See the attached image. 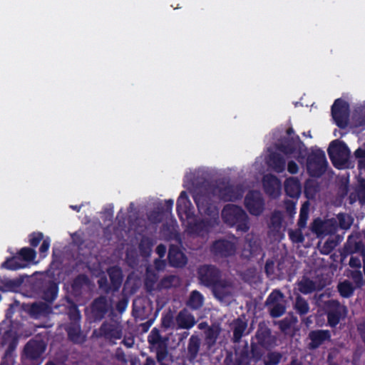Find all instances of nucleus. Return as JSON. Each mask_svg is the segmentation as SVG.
<instances>
[{
  "instance_id": "4d7b16f0",
  "label": "nucleus",
  "mask_w": 365,
  "mask_h": 365,
  "mask_svg": "<svg viewBox=\"0 0 365 365\" xmlns=\"http://www.w3.org/2000/svg\"><path fill=\"white\" fill-rule=\"evenodd\" d=\"M43 240V235L42 232H33L29 235L30 245L33 247H37Z\"/></svg>"
},
{
  "instance_id": "79ce46f5",
  "label": "nucleus",
  "mask_w": 365,
  "mask_h": 365,
  "mask_svg": "<svg viewBox=\"0 0 365 365\" xmlns=\"http://www.w3.org/2000/svg\"><path fill=\"white\" fill-rule=\"evenodd\" d=\"M339 294L344 298H349L353 295L354 287L349 280L339 282L337 286Z\"/></svg>"
},
{
  "instance_id": "49530a36",
  "label": "nucleus",
  "mask_w": 365,
  "mask_h": 365,
  "mask_svg": "<svg viewBox=\"0 0 365 365\" xmlns=\"http://www.w3.org/2000/svg\"><path fill=\"white\" fill-rule=\"evenodd\" d=\"M282 354L277 351L268 352L264 359V365H278L281 361Z\"/></svg>"
},
{
  "instance_id": "6e6d98bb",
  "label": "nucleus",
  "mask_w": 365,
  "mask_h": 365,
  "mask_svg": "<svg viewBox=\"0 0 365 365\" xmlns=\"http://www.w3.org/2000/svg\"><path fill=\"white\" fill-rule=\"evenodd\" d=\"M68 318L70 320L69 323L80 324L81 322V313L76 306L71 307L68 312Z\"/></svg>"
},
{
  "instance_id": "a19ab883",
  "label": "nucleus",
  "mask_w": 365,
  "mask_h": 365,
  "mask_svg": "<svg viewBox=\"0 0 365 365\" xmlns=\"http://www.w3.org/2000/svg\"><path fill=\"white\" fill-rule=\"evenodd\" d=\"M178 277L175 275L170 274L165 276L157 284V289L158 290L170 289L176 286V284L178 283Z\"/></svg>"
},
{
  "instance_id": "a18cd8bd",
  "label": "nucleus",
  "mask_w": 365,
  "mask_h": 365,
  "mask_svg": "<svg viewBox=\"0 0 365 365\" xmlns=\"http://www.w3.org/2000/svg\"><path fill=\"white\" fill-rule=\"evenodd\" d=\"M339 241L334 239L332 237H329L323 244L320 249V252L323 255L330 254L334 248L337 246Z\"/></svg>"
},
{
  "instance_id": "5fc2aeb1",
  "label": "nucleus",
  "mask_w": 365,
  "mask_h": 365,
  "mask_svg": "<svg viewBox=\"0 0 365 365\" xmlns=\"http://www.w3.org/2000/svg\"><path fill=\"white\" fill-rule=\"evenodd\" d=\"M98 284L99 289L103 291L106 294L113 292V287L111 284L108 283V279L106 276L100 277L98 280Z\"/></svg>"
},
{
  "instance_id": "e2e57ef3",
  "label": "nucleus",
  "mask_w": 365,
  "mask_h": 365,
  "mask_svg": "<svg viewBox=\"0 0 365 365\" xmlns=\"http://www.w3.org/2000/svg\"><path fill=\"white\" fill-rule=\"evenodd\" d=\"M270 221L272 227L274 228H279L282 225V219L279 213L274 212L272 215Z\"/></svg>"
},
{
  "instance_id": "680f3d73",
  "label": "nucleus",
  "mask_w": 365,
  "mask_h": 365,
  "mask_svg": "<svg viewBox=\"0 0 365 365\" xmlns=\"http://www.w3.org/2000/svg\"><path fill=\"white\" fill-rule=\"evenodd\" d=\"M308 217V211L302 207L300 210L299 217L297 222V225L299 228H304L306 227Z\"/></svg>"
},
{
  "instance_id": "473e14b6",
  "label": "nucleus",
  "mask_w": 365,
  "mask_h": 365,
  "mask_svg": "<svg viewBox=\"0 0 365 365\" xmlns=\"http://www.w3.org/2000/svg\"><path fill=\"white\" fill-rule=\"evenodd\" d=\"M262 247L256 240H250L244 246L242 255L247 259H251L260 255Z\"/></svg>"
},
{
  "instance_id": "a878e982",
  "label": "nucleus",
  "mask_w": 365,
  "mask_h": 365,
  "mask_svg": "<svg viewBox=\"0 0 365 365\" xmlns=\"http://www.w3.org/2000/svg\"><path fill=\"white\" fill-rule=\"evenodd\" d=\"M175 321L178 329H190L196 324L195 317L192 314L187 313L185 309L178 312Z\"/></svg>"
},
{
  "instance_id": "0e129e2a",
  "label": "nucleus",
  "mask_w": 365,
  "mask_h": 365,
  "mask_svg": "<svg viewBox=\"0 0 365 365\" xmlns=\"http://www.w3.org/2000/svg\"><path fill=\"white\" fill-rule=\"evenodd\" d=\"M217 335V331H215L212 328L209 327L206 332V339L208 342H211L213 344L216 341Z\"/></svg>"
},
{
  "instance_id": "8fccbe9b",
  "label": "nucleus",
  "mask_w": 365,
  "mask_h": 365,
  "mask_svg": "<svg viewBox=\"0 0 365 365\" xmlns=\"http://www.w3.org/2000/svg\"><path fill=\"white\" fill-rule=\"evenodd\" d=\"M153 246V241L149 237H143L139 243V250L143 255H149Z\"/></svg>"
},
{
  "instance_id": "bf43d9fd",
  "label": "nucleus",
  "mask_w": 365,
  "mask_h": 365,
  "mask_svg": "<svg viewBox=\"0 0 365 365\" xmlns=\"http://www.w3.org/2000/svg\"><path fill=\"white\" fill-rule=\"evenodd\" d=\"M250 353L252 357V361L256 362L259 360L262 357V351L261 349L258 347V346L252 342L250 345Z\"/></svg>"
},
{
  "instance_id": "9d476101",
  "label": "nucleus",
  "mask_w": 365,
  "mask_h": 365,
  "mask_svg": "<svg viewBox=\"0 0 365 365\" xmlns=\"http://www.w3.org/2000/svg\"><path fill=\"white\" fill-rule=\"evenodd\" d=\"M284 294L280 290H273L267 297L265 305L269 311V314L273 318H278L282 316L286 312V307L281 301Z\"/></svg>"
},
{
  "instance_id": "393cba45",
  "label": "nucleus",
  "mask_w": 365,
  "mask_h": 365,
  "mask_svg": "<svg viewBox=\"0 0 365 365\" xmlns=\"http://www.w3.org/2000/svg\"><path fill=\"white\" fill-rule=\"evenodd\" d=\"M68 339L74 344H82L85 337L82 334L81 324L68 323L64 327Z\"/></svg>"
},
{
  "instance_id": "f03ea898",
  "label": "nucleus",
  "mask_w": 365,
  "mask_h": 365,
  "mask_svg": "<svg viewBox=\"0 0 365 365\" xmlns=\"http://www.w3.org/2000/svg\"><path fill=\"white\" fill-rule=\"evenodd\" d=\"M193 200L199 212L207 217L189 223L188 229L190 233L203 237L219 225V209L210 193L197 192L193 195Z\"/></svg>"
},
{
  "instance_id": "c756f323",
  "label": "nucleus",
  "mask_w": 365,
  "mask_h": 365,
  "mask_svg": "<svg viewBox=\"0 0 365 365\" xmlns=\"http://www.w3.org/2000/svg\"><path fill=\"white\" fill-rule=\"evenodd\" d=\"M200 339L197 335H192L188 341L187 348V358L189 361H194L200 351Z\"/></svg>"
},
{
  "instance_id": "a211bd4d",
  "label": "nucleus",
  "mask_w": 365,
  "mask_h": 365,
  "mask_svg": "<svg viewBox=\"0 0 365 365\" xmlns=\"http://www.w3.org/2000/svg\"><path fill=\"white\" fill-rule=\"evenodd\" d=\"M168 259L169 264L175 268H182L187 262V258L180 248L175 245H170L168 250Z\"/></svg>"
},
{
  "instance_id": "2eb2a0df",
  "label": "nucleus",
  "mask_w": 365,
  "mask_h": 365,
  "mask_svg": "<svg viewBox=\"0 0 365 365\" xmlns=\"http://www.w3.org/2000/svg\"><path fill=\"white\" fill-rule=\"evenodd\" d=\"M236 250L235 244L225 239L215 240L211 247L213 255L222 258H227L235 255Z\"/></svg>"
},
{
  "instance_id": "37998d69",
  "label": "nucleus",
  "mask_w": 365,
  "mask_h": 365,
  "mask_svg": "<svg viewBox=\"0 0 365 365\" xmlns=\"http://www.w3.org/2000/svg\"><path fill=\"white\" fill-rule=\"evenodd\" d=\"M319 191L318 184L312 180H307L304 183V195L307 199L312 200L315 197Z\"/></svg>"
},
{
  "instance_id": "ddd939ff",
  "label": "nucleus",
  "mask_w": 365,
  "mask_h": 365,
  "mask_svg": "<svg viewBox=\"0 0 365 365\" xmlns=\"http://www.w3.org/2000/svg\"><path fill=\"white\" fill-rule=\"evenodd\" d=\"M264 200L259 192L251 190L245 197V206L248 212L255 216L259 215L264 210Z\"/></svg>"
},
{
  "instance_id": "aec40b11",
  "label": "nucleus",
  "mask_w": 365,
  "mask_h": 365,
  "mask_svg": "<svg viewBox=\"0 0 365 365\" xmlns=\"http://www.w3.org/2000/svg\"><path fill=\"white\" fill-rule=\"evenodd\" d=\"M331 337V332L327 329H317L310 331L308 334V338L310 340V342L309 343V348L310 349H317L325 341H330Z\"/></svg>"
},
{
  "instance_id": "69168bd1",
  "label": "nucleus",
  "mask_w": 365,
  "mask_h": 365,
  "mask_svg": "<svg viewBox=\"0 0 365 365\" xmlns=\"http://www.w3.org/2000/svg\"><path fill=\"white\" fill-rule=\"evenodd\" d=\"M128 304V299L123 297L116 303L115 309L119 313H123L126 309Z\"/></svg>"
},
{
  "instance_id": "f3484780",
  "label": "nucleus",
  "mask_w": 365,
  "mask_h": 365,
  "mask_svg": "<svg viewBox=\"0 0 365 365\" xmlns=\"http://www.w3.org/2000/svg\"><path fill=\"white\" fill-rule=\"evenodd\" d=\"M212 294L215 298L222 301L232 295V282L222 277L211 287Z\"/></svg>"
},
{
  "instance_id": "1a4fd4ad",
  "label": "nucleus",
  "mask_w": 365,
  "mask_h": 365,
  "mask_svg": "<svg viewBox=\"0 0 365 365\" xmlns=\"http://www.w3.org/2000/svg\"><path fill=\"white\" fill-rule=\"evenodd\" d=\"M331 116L336 125L340 128H345L348 125L349 118V105L341 98L334 101L331 108Z\"/></svg>"
},
{
  "instance_id": "f8f14e48",
  "label": "nucleus",
  "mask_w": 365,
  "mask_h": 365,
  "mask_svg": "<svg viewBox=\"0 0 365 365\" xmlns=\"http://www.w3.org/2000/svg\"><path fill=\"white\" fill-rule=\"evenodd\" d=\"M197 274L200 283L209 288L222 277L221 271L212 264L201 265L197 269Z\"/></svg>"
},
{
  "instance_id": "72a5a7b5",
  "label": "nucleus",
  "mask_w": 365,
  "mask_h": 365,
  "mask_svg": "<svg viewBox=\"0 0 365 365\" xmlns=\"http://www.w3.org/2000/svg\"><path fill=\"white\" fill-rule=\"evenodd\" d=\"M52 312L51 307L43 302L34 303L29 310V314L34 318L46 316Z\"/></svg>"
},
{
  "instance_id": "0eeeda50",
  "label": "nucleus",
  "mask_w": 365,
  "mask_h": 365,
  "mask_svg": "<svg viewBox=\"0 0 365 365\" xmlns=\"http://www.w3.org/2000/svg\"><path fill=\"white\" fill-rule=\"evenodd\" d=\"M148 342L151 352L155 353L156 360L160 361L164 357H168V342L167 336H163L160 331L154 327L148 336Z\"/></svg>"
},
{
  "instance_id": "412c9836",
  "label": "nucleus",
  "mask_w": 365,
  "mask_h": 365,
  "mask_svg": "<svg viewBox=\"0 0 365 365\" xmlns=\"http://www.w3.org/2000/svg\"><path fill=\"white\" fill-rule=\"evenodd\" d=\"M109 309L106 297L100 296L96 298L91 304L92 315L96 321L103 319Z\"/></svg>"
},
{
  "instance_id": "4c0bfd02",
  "label": "nucleus",
  "mask_w": 365,
  "mask_h": 365,
  "mask_svg": "<svg viewBox=\"0 0 365 365\" xmlns=\"http://www.w3.org/2000/svg\"><path fill=\"white\" fill-rule=\"evenodd\" d=\"M298 289L304 294H311L316 290V283L309 277L304 276L298 282Z\"/></svg>"
},
{
  "instance_id": "f257e3e1",
  "label": "nucleus",
  "mask_w": 365,
  "mask_h": 365,
  "mask_svg": "<svg viewBox=\"0 0 365 365\" xmlns=\"http://www.w3.org/2000/svg\"><path fill=\"white\" fill-rule=\"evenodd\" d=\"M6 319L9 320L10 327L2 336V344L8 345L0 365H14L15 351L19 337L23 334V304L14 301L6 311Z\"/></svg>"
},
{
  "instance_id": "f704fd0d",
  "label": "nucleus",
  "mask_w": 365,
  "mask_h": 365,
  "mask_svg": "<svg viewBox=\"0 0 365 365\" xmlns=\"http://www.w3.org/2000/svg\"><path fill=\"white\" fill-rule=\"evenodd\" d=\"M19 257L8 258L1 264V267L10 270H16L23 267V248L18 252Z\"/></svg>"
},
{
  "instance_id": "13d9d810",
  "label": "nucleus",
  "mask_w": 365,
  "mask_h": 365,
  "mask_svg": "<svg viewBox=\"0 0 365 365\" xmlns=\"http://www.w3.org/2000/svg\"><path fill=\"white\" fill-rule=\"evenodd\" d=\"M174 324V318L171 313H168L163 316L161 318V326L165 329H168Z\"/></svg>"
},
{
  "instance_id": "3c124183",
  "label": "nucleus",
  "mask_w": 365,
  "mask_h": 365,
  "mask_svg": "<svg viewBox=\"0 0 365 365\" xmlns=\"http://www.w3.org/2000/svg\"><path fill=\"white\" fill-rule=\"evenodd\" d=\"M158 281V275L155 273L148 274L145 279V287L151 292L155 289V285Z\"/></svg>"
},
{
  "instance_id": "ea45409f",
  "label": "nucleus",
  "mask_w": 365,
  "mask_h": 365,
  "mask_svg": "<svg viewBox=\"0 0 365 365\" xmlns=\"http://www.w3.org/2000/svg\"><path fill=\"white\" fill-rule=\"evenodd\" d=\"M294 309L299 315L304 316L309 312V305L304 297L297 295L294 304Z\"/></svg>"
},
{
  "instance_id": "423d86ee",
  "label": "nucleus",
  "mask_w": 365,
  "mask_h": 365,
  "mask_svg": "<svg viewBox=\"0 0 365 365\" xmlns=\"http://www.w3.org/2000/svg\"><path fill=\"white\" fill-rule=\"evenodd\" d=\"M327 153L335 168L341 169L346 166L349 162L350 150L344 141L339 140L331 141L327 149Z\"/></svg>"
},
{
  "instance_id": "864d4df0",
  "label": "nucleus",
  "mask_w": 365,
  "mask_h": 365,
  "mask_svg": "<svg viewBox=\"0 0 365 365\" xmlns=\"http://www.w3.org/2000/svg\"><path fill=\"white\" fill-rule=\"evenodd\" d=\"M354 155L357 159L358 168L359 170L365 168V149L357 148L354 152Z\"/></svg>"
},
{
  "instance_id": "9b49d317",
  "label": "nucleus",
  "mask_w": 365,
  "mask_h": 365,
  "mask_svg": "<svg viewBox=\"0 0 365 365\" xmlns=\"http://www.w3.org/2000/svg\"><path fill=\"white\" fill-rule=\"evenodd\" d=\"M217 190L219 198L224 202H235L240 200L243 197L244 190L240 185H233L227 184L223 187L217 186L215 190L210 193L212 197L215 195V191Z\"/></svg>"
},
{
  "instance_id": "de8ad7c7",
  "label": "nucleus",
  "mask_w": 365,
  "mask_h": 365,
  "mask_svg": "<svg viewBox=\"0 0 365 365\" xmlns=\"http://www.w3.org/2000/svg\"><path fill=\"white\" fill-rule=\"evenodd\" d=\"M36 257V251L30 247H24V268L29 267L31 263L36 264L38 262L34 261Z\"/></svg>"
},
{
  "instance_id": "5701e85b",
  "label": "nucleus",
  "mask_w": 365,
  "mask_h": 365,
  "mask_svg": "<svg viewBox=\"0 0 365 365\" xmlns=\"http://www.w3.org/2000/svg\"><path fill=\"white\" fill-rule=\"evenodd\" d=\"M257 342L262 347L269 349L275 344V337L272 335L271 330L267 327H259L256 332Z\"/></svg>"
},
{
  "instance_id": "052dcab7",
  "label": "nucleus",
  "mask_w": 365,
  "mask_h": 365,
  "mask_svg": "<svg viewBox=\"0 0 365 365\" xmlns=\"http://www.w3.org/2000/svg\"><path fill=\"white\" fill-rule=\"evenodd\" d=\"M51 240L48 237L43 240V242L39 247V254L41 257L44 258L48 254Z\"/></svg>"
},
{
  "instance_id": "c9c22d12",
  "label": "nucleus",
  "mask_w": 365,
  "mask_h": 365,
  "mask_svg": "<svg viewBox=\"0 0 365 365\" xmlns=\"http://www.w3.org/2000/svg\"><path fill=\"white\" fill-rule=\"evenodd\" d=\"M247 327L246 321L238 317L233 322V337L232 340L235 343L240 341Z\"/></svg>"
},
{
  "instance_id": "39448f33",
  "label": "nucleus",
  "mask_w": 365,
  "mask_h": 365,
  "mask_svg": "<svg viewBox=\"0 0 365 365\" xmlns=\"http://www.w3.org/2000/svg\"><path fill=\"white\" fill-rule=\"evenodd\" d=\"M329 163L323 150L318 149L309 153L307 158V171L310 177L319 178L327 171Z\"/></svg>"
},
{
  "instance_id": "e433bc0d",
  "label": "nucleus",
  "mask_w": 365,
  "mask_h": 365,
  "mask_svg": "<svg viewBox=\"0 0 365 365\" xmlns=\"http://www.w3.org/2000/svg\"><path fill=\"white\" fill-rule=\"evenodd\" d=\"M23 283V275H19L16 279H6L0 281V290L3 292L16 291Z\"/></svg>"
},
{
  "instance_id": "774afa93",
  "label": "nucleus",
  "mask_w": 365,
  "mask_h": 365,
  "mask_svg": "<svg viewBox=\"0 0 365 365\" xmlns=\"http://www.w3.org/2000/svg\"><path fill=\"white\" fill-rule=\"evenodd\" d=\"M115 357L118 361H119L122 363H124V364L127 363V359H126L125 354L121 348H118L116 349L115 354Z\"/></svg>"
},
{
  "instance_id": "338daca9",
  "label": "nucleus",
  "mask_w": 365,
  "mask_h": 365,
  "mask_svg": "<svg viewBox=\"0 0 365 365\" xmlns=\"http://www.w3.org/2000/svg\"><path fill=\"white\" fill-rule=\"evenodd\" d=\"M357 331L364 343H365V320L356 324Z\"/></svg>"
},
{
  "instance_id": "2f4dec72",
  "label": "nucleus",
  "mask_w": 365,
  "mask_h": 365,
  "mask_svg": "<svg viewBox=\"0 0 365 365\" xmlns=\"http://www.w3.org/2000/svg\"><path fill=\"white\" fill-rule=\"evenodd\" d=\"M203 304L204 297L197 290L192 291L185 302L186 306L193 311L200 309L202 307Z\"/></svg>"
},
{
  "instance_id": "7c9ffc66",
  "label": "nucleus",
  "mask_w": 365,
  "mask_h": 365,
  "mask_svg": "<svg viewBox=\"0 0 365 365\" xmlns=\"http://www.w3.org/2000/svg\"><path fill=\"white\" fill-rule=\"evenodd\" d=\"M268 165L274 172L281 173L285 170L286 161L280 154L272 153L269 156Z\"/></svg>"
},
{
  "instance_id": "4468645a",
  "label": "nucleus",
  "mask_w": 365,
  "mask_h": 365,
  "mask_svg": "<svg viewBox=\"0 0 365 365\" xmlns=\"http://www.w3.org/2000/svg\"><path fill=\"white\" fill-rule=\"evenodd\" d=\"M311 230L317 237L331 235L336 232L338 225L334 219L324 221L318 217L312 223Z\"/></svg>"
},
{
  "instance_id": "cd10ccee",
  "label": "nucleus",
  "mask_w": 365,
  "mask_h": 365,
  "mask_svg": "<svg viewBox=\"0 0 365 365\" xmlns=\"http://www.w3.org/2000/svg\"><path fill=\"white\" fill-rule=\"evenodd\" d=\"M302 186L297 178L290 177L284 181V191L290 197H298L300 195Z\"/></svg>"
},
{
  "instance_id": "6e6552de",
  "label": "nucleus",
  "mask_w": 365,
  "mask_h": 365,
  "mask_svg": "<svg viewBox=\"0 0 365 365\" xmlns=\"http://www.w3.org/2000/svg\"><path fill=\"white\" fill-rule=\"evenodd\" d=\"M46 349L42 340L31 339L24 346V365H39V359Z\"/></svg>"
},
{
  "instance_id": "b1692460",
  "label": "nucleus",
  "mask_w": 365,
  "mask_h": 365,
  "mask_svg": "<svg viewBox=\"0 0 365 365\" xmlns=\"http://www.w3.org/2000/svg\"><path fill=\"white\" fill-rule=\"evenodd\" d=\"M107 274L113 287V292H118L123 279L122 269L118 265L111 266L107 269Z\"/></svg>"
},
{
  "instance_id": "09e8293b",
  "label": "nucleus",
  "mask_w": 365,
  "mask_h": 365,
  "mask_svg": "<svg viewBox=\"0 0 365 365\" xmlns=\"http://www.w3.org/2000/svg\"><path fill=\"white\" fill-rule=\"evenodd\" d=\"M237 361L240 364H248L252 361V357L250 353V350L247 345L242 348L238 356Z\"/></svg>"
},
{
  "instance_id": "58836bf2",
  "label": "nucleus",
  "mask_w": 365,
  "mask_h": 365,
  "mask_svg": "<svg viewBox=\"0 0 365 365\" xmlns=\"http://www.w3.org/2000/svg\"><path fill=\"white\" fill-rule=\"evenodd\" d=\"M58 292V284L55 282H51L43 291L42 297L46 302L51 304L56 299Z\"/></svg>"
},
{
  "instance_id": "7ed1b4c3",
  "label": "nucleus",
  "mask_w": 365,
  "mask_h": 365,
  "mask_svg": "<svg viewBox=\"0 0 365 365\" xmlns=\"http://www.w3.org/2000/svg\"><path fill=\"white\" fill-rule=\"evenodd\" d=\"M221 216L226 225L230 227H235L237 231L246 232L250 230L248 215L238 205H225L222 210Z\"/></svg>"
},
{
  "instance_id": "4be33fe9",
  "label": "nucleus",
  "mask_w": 365,
  "mask_h": 365,
  "mask_svg": "<svg viewBox=\"0 0 365 365\" xmlns=\"http://www.w3.org/2000/svg\"><path fill=\"white\" fill-rule=\"evenodd\" d=\"M328 307L329 309L327 312V323L329 327L334 328L341 319L342 307L336 300L329 301Z\"/></svg>"
},
{
  "instance_id": "c85d7f7f",
  "label": "nucleus",
  "mask_w": 365,
  "mask_h": 365,
  "mask_svg": "<svg viewBox=\"0 0 365 365\" xmlns=\"http://www.w3.org/2000/svg\"><path fill=\"white\" fill-rule=\"evenodd\" d=\"M90 282L89 278L84 274L76 276L71 283V294L73 297H81L83 294V289Z\"/></svg>"
},
{
  "instance_id": "20e7f679",
  "label": "nucleus",
  "mask_w": 365,
  "mask_h": 365,
  "mask_svg": "<svg viewBox=\"0 0 365 365\" xmlns=\"http://www.w3.org/2000/svg\"><path fill=\"white\" fill-rule=\"evenodd\" d=\"M94 336L103 339L108 344L113 345L123 336V326L117 321H104L98 329L93 331Z\"/></svg>"
},
{
  "instance_id": "c03bdc74",
  "label": "nucleus",
  "mask_w": 365,
  "mask_h": 365,
  "mask_svg": "<svg viewBox=\"0 0 365 365\" xmlns=\"http://www.w3.org/2000/svg\"><path fill=\"white\" fill-rule=\"evenodd\" d=\"M353 121L355 127L365 129V106L359 107L355 110L353 115Z\"/></svg>"
},
{
  "instance_id": "603ef678",
  "label": "nucleus",
  "mask_w": 365,
  "mask_h": 365,
  "mask_svg": "<svg viewBox=\"0 0 365 365\" xmlns=\"http://www.w3.org/2000/svg\"><path fill=\"white\" fill-rule=\"evenodd\" d=\"M338 220V227H339L341 229L347 230L350 228L351 225V221L349 217L344 213H339L337 215Z\"/></svg>"
},
{
  "instance_id": "dca6fc26",
  "label": "nucleus",
  "mask_w": 365,
  "mask_h": 365,
  "mask_svg": "<svg viewBox=\"0 0 365 365\" xmlns=\"http://www.w3.org/2000/svg\"><path fill=\"white\" fill-rule=\"evenodd\" d=\"M191 202L189 200L187 192L183 190L180 192L176 203V210L180 220L190 218L192 215Z\"/></svg>"
},
{
  "instance_id": "bb28decb",
  "label": "nucleus",
  "mask_w": 365,
  "mask_h": 365,
  "mask_svg": "<svg viewBox=\"0 0 365 365\" xmlns=\"http://www.w3.org/2000/svg\"><path fill=\"white\" fill-rule=\"evenodd\" d=\"M263 187L264 192L273 196L277 193V190L280 185V181L278 178L272 174H267L262 179Z\"/></svg>"
},
{
  "instance_id": "6ab92c4d",
  "label": "nucleus",
  "mask_w": 365,
  "mask_h": 365,
  "mask_svg": "<svg viewBox=\"0 0 365 365\" xmlns=\"http://www.w3.org/2000/svg\"><path fill=\"white\" fill-rule=\"evenodd\" d=\"M301 144L303 145V143L298 135L284 137L276 145V148L284 155H292L297 151L298 146Z\"/></svg>"
}]
</instances>
